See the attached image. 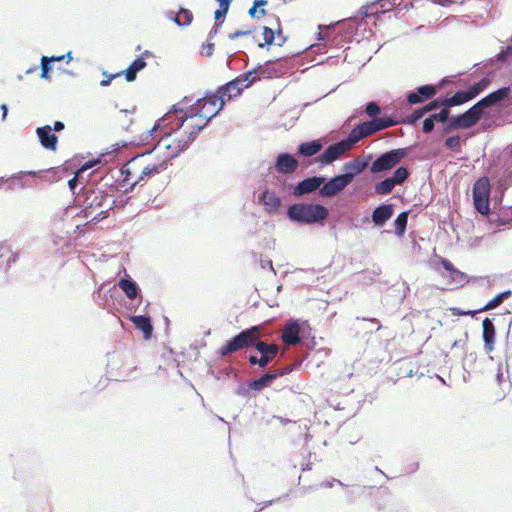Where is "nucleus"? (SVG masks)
Returning a JSON list of instances; mask_svg holds the SVG:
<instances>
[{
	"label": "nucleus",
	"mask_w": 512,
	"mask_h": 512,
	"mask_svg": "<svg viewBox=\"0 0 512 512\" xmlns=\"http://www.w3.org/2000/svg\"><path fill=\"white\" fill-rule=\"evenodd\" d=\"M170 164L155 151L137 155L130 159L121 169L123 181L134 187L153 178L168 169Z\"/></svg>",
	"instance_id": "obj_1"
},
{
	"label": "nucleus",
	"mask_w": 512,
	"mask_h": 512,
	"mask_svg": "<svg viewBox=\"0 0 512 512\" xmlns=\"http://www.w3.org/2000/svg\"><path fill=\"white\" fill-rule=\"evenodd\" d=\"M114 201L107 193L99 189H87L84 192L83 214L92 222H99L109 216Z\"/></svg>",
	"instance_id": "obj_2"
},
{
	"label": "nucleus",
	"mask_w": 512,
	"mask_h": 512,
	"mask_svg": "<svg viewBox=\"0 0 512 512\" xmlns=\"http://www.w3.org/2000/svg\"><path fill=\"white\" fill-rule=\"evenodd\" d=\"M223 106V100H220L216 93L206 95L195 104L196 113L187 117L193 120L198 130H202L222 110Z\"/></svg>",
	"instance_id": "obj_3"
},
{
	"label": "nucleus",
	"mask_w": 512,
	"mask_h": 512,
	"mask_svg": "<svg viewBox=\"0 0 512 512\" xmlns=\"http://www.w3.org/2000/svg\"><path fill=\"white\" fill-rule=\"evenodd\" d=\"M287 214L292 221L313 224L325 220L328 217V210L319 204L298 203L291 205Z\"/></svg>",
	"instance_id": "obj_4"
},
{
	"label": "nucleus",
	"mask_w": 512,
	"mask_h": 512,
	"mask_svg": "<svg viewBox=\"0 0 512 512\" xmlns=\"http://www.w3.org/2000/svg\"><path fill=\"white\" fill-rule=\"evenodd\" d=\"M261 326H252L246 330H243L238 335L233 337L231 340L227 341L224 345H222L218 354L220 357H226L227 355L237 352L241 349L252 347L256 345L258 340L261 337L260 331Z\"/></svg>",
	"instance_id": "obj_5"
},
{
	"label": "nucleus",
	"mask_w": 512,
	"mask_h": 512,
	"mask_svg": "<svg viewBox=\"0 0 512 512\" xmlns=\"http://www.w3.org/2000/svg\"><path fill=\"white\" fill-rule=\"evenodd\" d=\"M397 124V121L389 118H377L358 124L348 135L350 143L355 144L361 139L368 137L378 131L392 127Z\"/></svg>",
	"instance_id": "obj_6"
},
{
	"label": "nucleus",
	"mask_w": 512,
	"mask_h": 512,
	"mask_svg": "<svg viewBox=\"0 0 512 512\" xmlns=\"http://www.w3.org/2000/svg\"><path fill=\"white\" fill-rule=\"evenodd\" d=\"M181 123L172 132L167 133L182 151L186 150L188 146L195 140L196 135L201 131L198 130L187 116L181 117Z\"/></svg>",
	"instance_id": "obj_7"
},
{
	"label": "nucleus",
	"mask_w": 512,
	"mask_h": 512,
	"mask_svg": "<svg viewBox=\"0 0 512 512\" xmlns=\"http://www.w3.org/2000/svg\"><path fill=\"white\" fill-rule=\"evenodd\" d=\"M472 195L475 209L482 215H488L490 212V182L487 177H481L474 183Z\"/></svg>",
	"instance_id": "obj_8"
},
{
	"label": "nucleus",
	"mask_w": 512,
	"mask_h": 512,
	"mask_svg": "<svg viewBox=\"0 0 512 512\" xmlns=\"http://www.w3.org/2000/svg\"><path fill=\"white\" fill-rule=\"evenodd\" d=\"M407 155L405 149H394L380 155L371 165L372 173L394 168Z\"/></svg>",
	"instance_id": "obj_9"
},
{
	"label": "nucleus",
	"mask_w": 512,
	"mask_h": 512,
	"mask_svg": "<svg viewBox=\"0 0 512 512\" xmlns=\"http://www.w3.org/2000/svg\"><path fill=\"white\" fill-rule=\"evenodd\" d=\"M510 88L503 87L488 94L486 97L482 98L476 104H474L470 109L476 117L477 121H479L482 117L483 108L490 107L492 105L497 104L501 100L505 99L509 96Z\"/></svg>",
	"instance_id": "obj_10"
},
{
	"label": "nucleus",
	"mask_w": 512,
	"mask_h": 512,
	"mask_svg": "<svg viewBox=\"0 0 512 512\" xmlns=\"http://www.w3.org/2000/svg\"><path fill=\"white\" fill-rule=\"evenodd\" d=\"M350 183V175H337L322 184L319 189V195L321 197H334L342 192Z\"/></svg>",
	"instance_id": "obj_11"
},
{
	"label": "nucleus",
	"mask_w": 512,
	"mask_h": 512,
	"mask_svg": "<svg viewBox=\"0 0 512 512\" xmlns=\"http://www.w3.org/2000/svg\"><path fill=\"white\" fill-rule=\"evenodd\" d=\"M175 139H172L167 133L160 138L157 144L152 149L155 153L159 154L162 158L167 160V162L171 165V161L177 157L181 152V148L177 146L174 142Z\"/></svg>",
	"instance_id": "obj_12"
},
{
	"label": "nucleus",
	"mask_w": 512,
	"mask_h": 512,
	"mask_svg": "<svg viewBox=\"0 0 512 512\" xmlns=\"http://www.w3.org/2000/svg\"><path fill=\"white\" fill-rule=\"evenodd\" d=\"M477 123H478V121H477L476 117L474 116L473 112L469 108L463 114L453 116L447 122H445V124L442 128V131L445 134H449L455 129H468Z\"/></svg>",
	"instance_id": "obj_13"
},
{
	"label": "nucleus",
	"mask_w": 512,
	"mask_h": 512,
	"mask_svg": "<svg viewBox=\"0 0 512 512\" xmlns=\"http://www.w3.org/2000/svg\"><path fill=\"white\" fill-rule=\"evenodd\" d=\"M352 146V143H350L347 137L346 140L330 145L324 153L316 158V162H320L323 165L330 164L340 158L346 151L350 150Z\"/></svg>",
	"instance_id": "obj_14"
},
{
	"label": "nucleus",
	"mask_w": 512,
	"mask_h": 512,
	"mask_svg": "<svg viewBox=\"0 0 512 512\" xmlns=\"http://www.w3.org/2000/svg\"><path fill=\"white\" fill-rule=\"evenodd\" d=\"M256 350L260 353L261 368H266L277 356L279 352L278 345L274 343H266L258 340L255 345Z\"/></svg>",
	"instance_id": "obj_15"
},
{
	"label": "nucleus",
	"mask_w": 512,
	"mask_h": 512,
	"mask_svg": "<svg viewBox=\"0 0 512 512\" xmlns=\"http://www.w3.org/2000/svg\"><path fill=\"white\" fill-rule=\"evenodd\" d=\"M243 88L239 83V80L236 78L229 81L225 85L220 86L216 94L219 97L220 100H223V105L226 102L231 101L232 99L238 97L243 92Z\"/></svg>",
	"instance_id": "obj_16"
},
{
	"label": "nucleus",
	"mask_w": 512,
	"mask_h": 512,
	"mask_svg": "<svg viewBox=\"0 0 512 512\" xmlns=\"http://www.w3.org/2000/svg\"><path fill=\"white\" fill-rule=\"evenodd\" d=\"M437 94V87L434 85H424L417 88L416 92L409 93L407 101L411 105L419 104L425 100L432 99Z\"/></svg>",
	"instance_id": "obj_17"
},
{
	"label": "nucleus",
	"mask_w": 512,
	"mask_h": 512,
	"mask_svg": "<svg viewBox=\"0 0 512 512\" xmlns=\"http://www.w3.org/2000/svg\"><path fill=\"white\" fill-rule=\"evenodd\" d=\"M324 182V177L313 176L306 178L298 183V185L294 188L293 194L295 196H302L304 194L311 193L316 189H320Z\"/></svg>",
	"instance_id": "obj_18"
},
{
	"label": "nucleus",
	"mask_w": 512,
	"mask_h": 512,
	"mask_svg": "<svg viewBox=\"0 0 512 512\" xmlns=\"http://www.w3.org/2000/svg\"><path fill=\"white\" fill-rule=\"evenodd\" d=\"M52 127L50 125H45L42 127H38L36 129V134L39 138V141L41 145L50 151H56L57 149V143H58V137L51 133Z\"/></svg>",
	"instance_id": "obj_19"
},
{
	"label": "nucleus",
	"mask_w": 512,
	"mask_h": 512,
	"mask_svg": "<svg viewBox=\"0 0 512 512\" xmlns=\"http://www.w3.org/2000/svg\"><path fill=\"white\" fill-rule=\"evenodd\" d=\"M259 204L264 206V209L269 214H274L281 206L280 197L273 191L265 190L258 198Z\"/></svg>",
	"instance_id": "obj_20"
},
{
	"label": "nucleus",
	"mask_w": 512,
	"mask_h": 512,
	"mask_svg": "<svg viewBox=\"0 0 512 512\" xmlns=\"http://www.w3.org/2000/svg\"><path fill=\"white\" fill-rule=\"evenodd\" d=\"M275 167L277 171L281 173L290 174L297 170L298 161L292 155L288 153H282L278 155Z\"/></svg>",
	"instance_id": "obj_21"
},
{
	"label": "nucleus",
	"mask_w": 512,
	"mask_h": 512,
	"mask_svg": "<svg viewBox=\"0 0 512 512\" xmlns=\"http://www.w3.org/2000/svg\"><path fill=\"white\" fill-rule=\"evenodd\" d=\"M301 327L297 322L286 324L282 330L281 339L287 345H296L300 342Z\"/></svg>",
	"instance_id": "obj_22"
},
{
	"label": "nucleus",
	"mask_w": 512,
	"mask_h": 512,
	"mask_svg": "<svg viewBox=\"0 0 512 512\" xmlns=\"http://www.w3.org/2000/svg\"><path fill=\"white\" fill-rule=\"evenodd\" d=\"M18 258L19 254L13 252L9 245L0 243V271H7Z\"/></svg>",
	"instance_id": "obj_23"
},
{
	"label": "nucleus",
	"mask_w": 512,
	"mask_h": 512,
	"mask_svg": "<svg viewBox=\"0 0 512 512\" xmlns=\"http://www.w3.org/2000/svg\"><path fill=\"white\" fill-rule=\"evenodd\" d=\"M166 16L169 20L174 21L178 26L184 27L189 26L193 19V13L189 9L180 8L178 13L174 11H168Z\"/></svg>",
	"instance_id": "obj_24"
},
{
	"label": "nucleus",
	"mask_w": 512,
	"mask_h": 512,
	"mask_svg": "<svg viewBox=\"0 0 512 512\" xmlns=\"http://www.w3.org/2000/svg\"><path fill=\"white\" fill-rule=\"evenodd\" d=\"M393 215V206L391 204H382L374 209L372 213V221L377 226H382Z\"/></svg>",
	"instance_id": "obj_25"
},
{
	"label": "nucleus",
	"mask_w": 512,
	"mask_h": 512,
	"mask_svg": "<svg viewBox=\"0 0 512 512\" xmlns=\"http://www.w3.org/2000/svg\"><path fill=\"white\" fill-rule=\"evenodd\" d=\"M440 263L449 272V283L463 284L466 281L465 273L455 268L448 259L442 258Z\"/></svg>",
	"instance_id": "obj_26"
},
{
	"label": "nucleus",
	"mask_w": 512,
	"mask_h": 512,
	"mask_svg": "<svg viewBox=\"0 0 512 512\" xmlns=\"http://www.w3.org/2000/svg\"><path fill=\"white\" fill-rule=\"evenodd\" d=\"M130 320L133 322L135 327L141 330L146 339H149L153 332V326L151 324V320L147 316L139 315V316H131Z\"/></svg>",
	"instance_id": "obj_27"
},
{
	"label": "nucleus",
	"mask_w": 512,
	"mask_h": 512,
	"mask_svg": "<svg viewBox=\"0 0 512 512\" xmlns=\"http://www.w3.org/2000/svg\"><path fill=\"white\" fill-rule=\"evenodd\" d=\"M483 327V340L487 350H493L494 338H495V327L493 322L489 318H485L482 323Z\"/></svg>",
	"instance_id": "obj_28"
},
{
	"label": "nucleus",
	"mask_w": 512,
	"mask_h": 512,
	"mask_svg": "<svg viewBox=\"0 0 512 512\" xmlns=\"http://www.w3.org/2000/svg\"><path fill=\"white\" fill-rule=\"evenodd\" d=\"M217 1L219 3V8L214 13L215 24H214L213 29L209 32V38H213L217 34L218 28L222 24V22H219V19L224 17L227 14V12L229 10L230 3H231V1H228V0H217Z\"/></svg>",
	"instance_id": "obj_29"
},
{
	"label": "nucleus",
	"mask_w": 512,
	"mask_h": 512,
	"mask_svg": "<svg viewBox=\"0 0 512 512\" xmlns=\"http://www.w3.org/2000/svg\"><path fill=\"white\" fill-rule=\"evenodd\" d=\"M368 166V162L364 161L360 158H356L350 162H347L344 166V169L347 171L344 175H350L351 176V182L353 181L354 177L361 172H363L366 167Z\"/></svg>",
	"instance_id": "obj_30"
},
{
	"label": "nucleus",
	"mask_w": 512,
	"mask_h": 512,
	"mask_svg": "<svg viewBox=\"0 0 512 512\" xmlns=\"http://www.w3.org/2000/svg\"><path fill=\"white\" fill-rule=\"evenodd\" d=\"M236 79L239 80V83L243 89L249 88L257 81L262 80L258 66L253 70H250L244 74L239 75L238 77H236Z\"/></svg>",
	"instance_id": "obj_31"
},
{
	"label": "nucleus",
	"mask_w": 512,
	"mask_h": 512,
	"mask_svg": "<svg viewBox=\"0 0 512 512\" xmlns=\"http://www.w3.org/2000/svg\"><path fill=\"white\" fill-rule=\"evenodd\" d=\"M146 67L144 58L139 57L135 59L130 66L122 72L128 82H132L136 79L137 73Z\"/></svg>",
	"instance_id": "obj_32"
},
{
	"label": "nucleus",
	"mask_w": 512,
	"mask_h": 512,
	"mask_svg": "<svg viewBox=\"0 0 512 512\" xmlns=\"http://www.w3.org/2000/svg\"><path fill=\"white\" fill-rule=\"evenodd\" d=\"M258 68L262 79H271L282 74L281 69L272 61H267L265 64L259 65Z\"/></svg>",
	"instance_id": "obj_33"
},
{
	"label": "nucleus",
	"mask_w": 512,
	"mask_h": 512,
	"mask_svg": "<svg viewBox=\"0 0 512 512\" xmlns=\"http://www.w3.org/2000/svg\"><path fill=\"white\" fill-rule=\"evenodd\" d=\"M118 286L129 299H135L137 297L139 288L134 281L130 279H121L118 282Z\"/></svg>",
	"instance_id": "obj_34"
},
{
	"label": "nucleus",
	"mask_w": 512,
	"mask_h": 512,
	"mask_svg": "<svg viewBox=\"0 0 512 512\" xmlns=\"http://www.w3.org/2000/svg\"><path fill=\"white\" fill-rule=\"evenodd\" d=\"M322 148V145L319 141H311L304 142L298 148V153L305 157L314 156L317 154Z\"/></svg>",
	"instance_id": "obj_35"
},
{
	"label": "nucleus",
	"mask_w": 512,
	"mask_h": 512,
	"mask_svg": "<svg viewBox=\"0 0 512 512\" xmlns=\"http://www.w3.org/2000/svg\"><path fill=\"white\" fill-rule=\"evenodd\" d=\"M273 381V375L270 372L263 374L260 378L250 382L249 387L255 391H261L269 386Z\"/></svg>",
	"instance_id": "obj_36"
},
{
	"label": "nucleus",
	"mask_w": 512,
	"mask_h": 512,
	"mask_svg": "<svg viewBox=\"0 0 512 512\" xmlns=\"http://www.w3.org/2000/svg\"><path fill=\"white\" fill-rule=\"evenodd\" d=\"M266 0H255L253 6L249 9L248 14L255 19H260L266 15V11L263 8L267 5Z\"/></svg>",
	"instance_id": "obj_37"
},
{
	"label": "nucleus",
	"mask_w": 512,
	"mask_h": 512,
	"mask_svg": "<svg viewBox=\"0 0 512 512\" xmlns=\"http://www.w3.org/2000/svg\"><path fill=\"white\" fill-rule=\"evenodd\" d=\"M510 295H511L510 291H506V292H503L501 294H498L493 299H491L489 302H487L486 305H484L483 307L479 308L478 309L479 313L483 312V311L491 310V309H494V308L498 307L503 302V300L505 298H508Z\"/></svg>",
	"instance_id": "obj_38"
},
{
	"label": "nucleus",
	"mask_w": 512,
	"mask_h": 512,
	"mask_svg": "<svg viewBox=\"0 0 512 512\" xmlns=\"http://www.w3.org/2000/svg\"><path fill=\"white\" fill-rule=\"evenodd\" d=\"M395 186L396 185L391 180V178H386L385 180H383L375 185V193L378 195L389 194Z\"/></svg>",
	"instance_id": "obj_39"
},
{
	"label": "nucleus",
	"mask_w": 512,
	"mask_h": 512,
	"mask_svg": "<svg viewBox=\"0 0 512 512\" xmlns=\"http://www.w3.org/2000/svg\"><path fill=\"white\" fill-rule=\"evenodd\" d=\"M263 41H258L257 46L263 48L265 46L271 45L275 39V31L272 28L263 27Z\"/></svg>",
	"instance_id": "obj_40"
},
{
	"label": "nucleus",
	"mask_w": 512,
	"mask_h": 512,
	"mask_svg": "<svg viewBox=\"0 0 512 512\" xmlns=\"http://www.w3.org/2000/svg\"><path fill=\"white\" fill-rule=\"evenodd\" d=\"M490 80L488 78H483L479 82L474 83L471 87H469L468 92L471 98H475L478 94H480L486 87L489 85Z\"/></svg>",
	"instance_id": "obj_41"
},
{
	"label": "nucleus",
	"mask_w": 512,
	"mask_h": 512,
	"mask_svg": "<svg viewBox=\"0 0 512 512\" xmlns=\"http://www.w3.org/2000/svg\"><path fill=\"white\" fill-rule=\"evenodd\" d=\"M407 221H408V212H402L400 213L396 220H395V228H396V233L398 235H403L405 230H406V226H407Z\"/></svg>",
	"instance_id": "obj_42"
},
{
	"label": "nucleus",
	"mask_w": 512,
	"mask_h": 512,
	"mask_svg": "<svg viewBox=\"0 0 512 512\" xmlns=\"http://www.w3.org/2000/svg\"><path fill=\"white\" fill-rule=\"evenodd\" d=\"M409 176V172L405 167H399L393 173V176L390 177L395 185L402 184Z\"/></svg>",
	"instance_id": "obj_43"
},
{
	"label": "nucleus",
	"mask_w": 512,
	"mask_h": 512,
	"mask_svg": "<svg viewBox=\"0 0 512 512\" xmlns=\"http://www.w3.org/2000/svg\"><path fill=\"white\" fill-rule=\"evenodd\" d=\"M460 142H461L460 136L455 135V136H450V137L446 138L444 144L448 149L458 152L461 149Z\"/></svg>",
	"instance_id": "obj_44"
},
{
	"label": "nucleus",
	"mask_w": 512,
	"mask_h": 512,
	"mask_svg": "<svg viewBox=\"0 0 512 512\" xmlns=\"http://www.w3.org/2000/svg\"><path fill=\"white\" fill-rule=\"evenodd\" d=\"M451 98H452L451 102L454 103V106L461 105V104L472 99L468 90L458 91Z\"/></svg>",
	"instance_id": "obj_45"
},
{
	"label": "nucleus",
	"mask_w": 512,
	"mask_h": 512,
	"mask_svg": "<svg viewBox=\"0 0 512 512\" xmlns=\"http://www.w3.org/2000/svg\"><path fill=\"white\" fill-rule=\"evenodd\" d=\"M427 111L425 110L424 106L418 109H415L410 116L408 117L407 123L409 124H415L418 120H420Z\"/></svg>",
	"instance_id": "obj_46"
},
{
	"label": "nucleus",
	"mask_w": 512,
	"mask_h": 512,
	"mask_svg": "<svg viewBox=\"0 0 512 512\" xmlns=\"http://www.w3.org/2000/svg\"><path fill=\"white\" fill-rule=\"evenodd\" d=\"M451 312V315L453 316H475L476 313H479L477 310H462L458 307H450L448 309Z\"/></svg>",
	"instance_id": "obj_47"
},
{
	"label": "nucleus",
	"mask_w": 512,
	"mask_h": 512,
	"mask_svg": "<svg viewBox=\"0 0 512 512\" xmlns=\"http://www.w3.org/2000/svg\"><path fill=\"white\" fill-rule=\"evenodd\" d=\"M380 111V106L376 102H369L366 105L365 112L371 118L376 117L380 113Z\"/></svg>",
	"instance_id": "obj_48"
},
{
	"label": "nucleus",
	"mask_w": 512,
	"mask_h": 512,
	"mask_svg": "<svg viewBox=\"0 0 512 512\" xmlns=\"http://www.w3.org/2000/svg\"><path fill=\"white\" fill-rule=\"evenodd\" d=\"M50 61H49V57H46V56H43L42 59H41V70H42V73H41V77L42 78H49V71L51 70V66H50Z\"/></svg>",
	"instance_id": "obj_49"
},
{
	"label": "nucleus",
	"mask_w": 512,
	"mask_h": 512,
	"mask_svg": "<svg viewBox=\"0 0 512 512\" xmlns=\"http://www.w3.org/2000/svg\"><path fill=\"white\" fill-rule=\"evenodd\" d=\"M381 13L384 14L387 11H390L395 5V0H378Z\"/></svg>",
	"instance_id": "obj_50"
},
{
	"label": "nucleus",
	"mask_w": 512,
	"mask_h": 512,
	"mask_svg": "<svg viewBox=\"0 0 512 512\" xmlns=\"http://www.w3.org/2000/svg\"><path fill=\"white\" fill-rule=\"evenodd\" d=\"M242 36H252V38L254 39L255 36L252 35V30L248 29V30H237L233 33H230L228 35V38L231 39V40H234V39H237L239 37H242Z\"/></svg>",
	"instance_id": "obj_51"
},
{
	"label": "nucleus",
	"mask_w": 512,
	"mask_h": 512,
	"mask_svg": "<svg viewBox=\"0 0 512 512\" xmlns=\"http://www.w3.org/2000/svg\"><path fill=\"white\" fill-rule=\"evenodd\" d=\"M373 9V8H377V3H370V4H367V5H364L362 6L360 9H359V15L362 17V18H367V17H370V10L369 9Z\"/></svg>",
	"instance_id": "obj_52"
},
{
	"label": "nucleus",
	"mask_w": 512,
	"mask_h": 512,
	"mask_svg": "<svg viewBox=\"0 0 512 512\" xmlns=\"http://www.w3.org/2000/svg\"><path fill=\"white\" fill-rule=\"evenodd\" d=\"M435 124L433 123V120L430 119V117H427L423 121L422 131L425 134H429L434 130Z\"/></svg>",
	"instance_id": "obj_53"
},
{
	"label": "nucleus",
	"mask_w": 512,
	"mask_h": 512,
	"mask_svg": "<svg viewBox=\"0 0 512 512\" xmlns=\"http://www.w3.org/2000/svg\"><path fill=\"white\" fill-rule=\"evenodd\" d=\"M293 370L292 366H287L278 370H275L273 372H270V374L273 375V380H275L278 377L284 376L286 374H289Z\"/></svg>",
	"instance_id": "obj_54"
},
{
	"label": "nucleus",
	"mask_w": 512,
	"mask_h": 512,
	"mask_svg": "<svg viewBox=\"0 0 512 512\" xmlns=\"http://www.w3.org/2000/svg\"><path fill=\"white\" fill-rule=\"evenodd\" d=\"M121 75H122V72H117L115 74H110V75H107L106 73H104L105 78L101 80L100 85L108 86V85H110V83L113 79H115Z\"/></svg>",
	"instance_id": "obj_55"
},
{
	"label": "nucleus",
	"mask_w": 512,
	"mask_h": 512,
	"mask_svg": "<svg viewBox=\"0 0 512 512\" xmlns=\"http://www.w3.org/2000/svg\"><path fill=\"white\" fill-rule=\"evenodd\" d=\"M450 109L442 108L438 113V122L445 123L449 120Z\"/></svg>",
	"instance_id": "obj_56"
},
{
	"label": "nucleus",
	"mask_w": 512,
	"mask_h": 512,
	"mask_svg": "<svg viewBox=\"0 0 512 512\" xmlns=\"http://www.w3.org/2000/svg\"><path fill=\"white\" fill-rule=\"evenodd\" d=\"M438 107H440V99H434L424 106L427 113L437 109Z\"/></svg>",
	"instance_id": "obj_57"
},
{
	"label": "nucleus",
	"mask_w": 512,
	"mask_h": 512,
	"mask_svg": "<svg viewBox=\"0 0 512 512\" xmlns=\"http://www.w3.org/2000/svg\"><path fill=\"white\" fill-rule=\"evenodd\" d=\"M452 101V98H445L443 100H440V106L442 108H446V109H450V107H453L454 106V103L451 102Z\"/></svg>",
	"instance_id": "obj_58"
},
{
	"label": "nucleus",
	"mask_w": 512,
	"mask_h": 512,
	"mask_svg": "<svg viewBox=\"0 0 512 512\" xmlns=\"http://www.w3.org/2000/svg\"><path fill=\"white\" fill-rule=\"evenodd\" d=\"M79 172H80V171H78V172L76 173V175H75L72 179H70V180H69V182H68L69 188H70V190H71L72 192L74 191V189H75V188H76V186H77V183H78V173H79Z\"/></svg>",
	"instance_id": "obj_59"
},
{
	"label": "nucleus",
	"mask_w": 512,
	"mask_h": 512,
	"mask_svg": "<svg viewBox=\"0 0 512 512\" xmlns=\"http://www.w3.org/2000/svg\"><path fill=\"white\" fill-rule=\"evenodd\" d=\"M248 361L251 365H258L261 368L260 358L255 355H250Z\"/></svg>",
	"instance_id": "obj_60"
},
{
	"label": "nucleus",
	"mask_w": 512,
	"mask_h": 512,
	"mask_svg": "<svg viewBox=\"0 0 512 512\" xmlns=\"http://www.w3.org/2000/svg\"><path fill=\"white\" fill-rule=\"evenodd\" d=\"M66 57L68 58V62L70 60H72V57H71V52H69ZM65 58V55H62V56H59V57H55V56H52L49 58V61L50 62H56V61H62L63 59Z\"/></svg>",
	"instance_id": "obj_61"
},
{
	"label": "nucleus",
	"mask_w": 512,
	"mask_h": 512,
	"mask_svg": "<svg viewBox=\"0 0 512 512\" xmlns=\"http://www.w3.org/2000/svg\"><path fill=\"white\" fill-rule=\"evenodd\" d=\"M64 128H65V124L62 121H56V122H54L52 130H54L55 132H60Z\"/></svg>",
	"instance_id": "obj_62"
},
{
	"label": "nucleus",
	"mask_w": 512,
	"mask_h": 512,
	"mask_svg": "<svg viewBox=\"0 0 512 512\" xmlns=\"http://www.w3.org/2000/svg\"><path fill=\"white\" fill-rule=\"evenodd\" d=\"M376 3H377V8L369 9L370 16H378L379 14H382L378 1Z\"/></svg>",
	"instance_id": "obj_63"
},
{
	"label": "nucleus",
	"mask_w": 512,
	"mask_h": 512,
	"mask_svg": "<svg viewBox=\"0 0 512 512\" xmlns=\"http://www.w3.org/2000/svg\"><path fill=\"white\" fill-rule=\"evenodd\" d=\"M213 51H214V44L213 43H208L207 46H206V56H211L213 54Z\"/></svg>",
	"instance_id": "obj_64"
}]
</instances>
